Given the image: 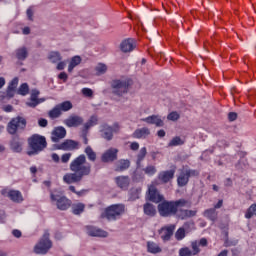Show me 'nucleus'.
<instances>
[{
	"instance_id": "nucleus-32",
	"label": "nucleus",
	"mask_w": 256,
	"mask_h": 256,
	"mask_svg": "<svg viewBox=\"0 0 256 256\" xmlns=\"http://www.w3.org/2000/svg\"><path fill=\"white\" fill-rule=\"evenodd\" d=\"M147 251L148 253H161L162 249L155 242H147Z\"/></svg>"
},
{
	"instance_id": "nucleus-26",
	"label": "nucleus",
	"mask_w": 256,
	"mask_h": 256,
	"mask_svg": "<svg viewBox=\"0 0 256 256\" xmlns=\"http://www.w3.org/2000/svg\"><path fill=\"white\" fill-rule=\"evenodd\" d=\"M143 177V170H141V168H138V166L136 165V169L131 174V179L133 183H141V181H143Z\"/></svg>"
},
{
	"instance_id": "nucleus-16",
	"label": "nucleus",
	"mask_w": 256,
	"mask_h": 256,
	"mask_svg": "<svg viewBox=\"0 0 256 256\" xmlns=\"http://www.w3.org/2000/svg\"><path fill=\"white\" fill-rule=\"evenodd\" d=\"M100 136L102 139H105L106 141H112L113 140V127L103 124L100 126Z\"/></svg>"
},
{
	"instance_id": "nucleus-54",
	"label": "nucleus",
	"mask_w": 256,
	"mask_h": 256,
	"mask_svg": "<svg viewBox=\"0 0 256 256\" xmlns=\"http://www.w3.org/2000/svg\"><path fill=\"white\" fill-rule=\"evenodd\" d=\"M97 237H101L102 239H105V238L109 237V232H107L101 228H98L97 229Z\"/></svg>"
},
{
	"instance_id": "nucleus-59",
	"label": "nucleus",
	"mask_w": 256,
	"mask_h": 256,
	"mask_svg": "<svg viewBox=\"0 0 256 256\" xmlns=\"http://www.w3.org/2000/svg\"><path fill=\"white\" fill-rule=\"evenodd\" d=\"M197 215V210H186V219L189 217H195Z\"/></svg>"
},
{
	"instance_id": "nucleus-51",
	"label": "nucleus",
	"mask_w": 256,
	"mask_h": 256,
	"mask_svg": "<svg viewBox=\"0 0 256 256\" xmlns=\"http://www.w3.org/2000/svg\"><path fill=\"white\" fill-rule=\"evenodd\" d=\"M140 193H141V189H139V188L132 189L130 192L131 199H133V201H135V199H139Z\"/></svg>"
},
{
	"instance_id": "nucleus-8",
	"label": "nucleus",
	"mask_w": 256,
	"mask_h": 256,
	"mask_svg": "<svg viewBox=\"0 0 256 256\" xmlns=\"http://www.w3.org/2000/svg\"><path fill=\"white\" fill-rule=\"evenodd\" d=\"M27 127V120L24 117L18 116L12 118L7 125V131L10 135H15L18 129H25Z\"/></svg>"
},
{
	"instance_id": "nucleus-46",
	"label": "nucleus",
	"mask_w": 256,
	"mask_h": 256,
	"mask_svg": "<svg viewBox=\"0 0 256 256\" xmlns=\"http://www.w3.org/2000/svg\"><path fill=\"white\" fill-rule=\"evenodd\" d=\"M175 238L177 241L185 239V228H179L175 233Z\"/></svg>"
},
{
	"instance_id": "nucleus-49",
	"label": "nucleus",
	"mask_w": 256,
	"mask_h": 256,
	"mask_svg": "<svg viewBox=\"0 0 256 256\" xmlns=\"http://www.w3.org/2000/svg\"><path fill=\"white\" fill-rule=\"evenodd\" d=\"M180 117L179 113L174 111L168 114L167 119L168 121H179Z\"/></svg>"
},
{
	"instance_id": "nucleus-33",
	"label": "nucleus",
	"mask_w": 256,
	"mask_h": 256,
	"mask_svg": "<svg viewBox=\"0 0 256 256\" xmlns=\"http://www.w3.org/2000/svg\"><path fill=\"white\" fill-rule=\"evenodd\" d=\"M85 211V204L83 203H76L72 205V213L74 215H81Z\"/></svg>"
},
{
	"instance_id": "nucleus-3",
	"label": "nucleus",
	"mask_w": 256,
	"mask_h": 256,
	"mask_svg": "<svg viewBox=\"0 0 256 256\" xmlns=\"http://www.w3.org/2000/svg\"><path fill=\"white\" fill-rule=\"evenodd\" d=\"M70 171L78 173L83 177L91 174V165L87 163V157L84 154L79 155L70 163Z\"/></svg>"
},
{
	"instance_id": "nucleus-43",
	"label": "nucleus",
	"mask_w": 256,
	"mask_h": 256,
	"mask_svg": "<svg viewBox=\"0 0 256 256\" xmlns=\"http://www.w3.org/2000/svg\"><path fill=\"white\" fill-rule=\"evenodd\" d=\"M86 233L89 237H97V228L92 225L86 226Z\"/></svg>"
},
{
	"instance_id": "nucleus-57",
	"label": "nucleus",
	"mask_w": 256,
	"mask_h": 256,
	"mask_svg": "<svg viewBox=\"0 0 256 256\" xmlns=\"http://www.w3.org/2000/svg\"><path fill=\"white\" fill-rule=\"evenodd\" d=\"M71 153H65L61 156V163H69V161L71 160Z\"/></svg>"
},
{
	"instance_id": "nucleus-22",
	"label": "nucleus",
	"mask_w": 256,
	"mask_h": 256,
	"mask_svg": "<svg viewBox=\"0 0 256 256\" xmlns=\"http://www.w3.org/2000/svg\"><path fill=\"white\" fill-rule=\"evenodd\" d=\"M149 135H151V130H149L147 127H143L136 129L133 132L132 137L134 139H145L146 137H149Z\"/></svg>"
},
{
	"instance_id": "nucleus-60",
	"label": "nucleus",
	"mask_w": 256,
	"mask_h": 256,
	"mask_svg": "<svg viewBox=\"0 0 256 256\" xmlns=\"http://www.w3.org/2000/svg\"><path fill=\"white\" fill-rule=\"evenodd\" d=\"M38 125H39V127H47V125H48L47 119H45V118H40V119L38 120Z\"/></svg>"
},
{
	"instance_id": "nucleus-29",
	"label": "nucleus",
	"mask_w": 256,
	"mask_h": 256,
	"mask_svg": "<svg viewBox=\"0 0 256 256\" xmlns=\"http://www.w3.org/2000/svg\"><path fill=\"white\" fill-rule=\"evenodd\" d=\"M145 157H147V148L142 147L139 153L137 154V159H136V165L138 169H141V162L145 159Z\"/></svg>"
},
{
	"instance_id": "nucleus-7",
	"label": "nucleus",
	"mask_w": 256,
	"mask_h": 256,
	"mask_svg": "<svg viewBox=\"0 0 256 256\" xmlns=\"http://www.w3.org/2000/svg\"><path fill=\"white\" fill-rule=\"evenodd\" d=\"M53 247V243L49 239V233H44L43 237L34 247V253L37 255H46L49 252V249Z\"/></svg>"
},
{
	"instance_id": "nucleus-40",
	"label": "nucleus",
	"mask_w": 256,
	"mask_h": 256,
	"mask_svg": "<svg viewBox=\"0 0 256 256\" xmlns=\"http://www.w3.org/2000/svg\"><path fill=\"white\" fill-rule=\"evenodd\" d=\"M48 59L51 63H59L61 61V54L59 52H50Z\"/></svg>"
},
{
	"instance_id": "nucleus-20",
	"label": "nucleus",
	"mask_w": 256,
	"mask_h": 256,
	"mask_svg": "<svg viewBox=\"0 0 256 256\" xmlns=\"http://www.w3.org/2000/svg\"><path fill=\"white\" fill-rule=\"evenodd\" d=\"M131 167V160L129 159H120L115 164V171L117 173H123V171H127Z\"/></svg>"
},
{
	"instance_id": "nucleus-53",
	"label": "nucleus",
	"mask_w": 256,
	"mask_h": 256,
	"mask_svg": "<svg viewBox=\"0 0 256 256\" xmlns=\"http://www.w3.org/2000/svg\"><path fill=\"white\" fill-rule=\"evenodd\" d=\"M179 255L180 256H191V255H193V252H191V250L188 247L181 248L179 251Z\"/></svg>"
},
{
	"instance_id": "nucleus-5",
	"label": "nucleus",
	"mask_w": 256,
	"mask_h": 256,
	"mask_svg": "<svg viewBox=\"0 0 256 256\" xmlns=\"http://www.w3.org/2000/svg\"><path fill=\"white\" fill-rule=\"evenodd\" d=\"M50 201L52 205H56L57 209L60 211H67V209L71 207V200L58 190L50 192Z\"/></svg>"
},
{
	"instance_id": "nucleus-31",
	"label": "nucleus",
	"mask_w": 256,
	"mask_h": 256,
	"mask_svg": "<svg viewBox=\"0 0 256 256\" xmlns=\"http://www.w3.org/2000/svg\"><path fill=\"white\" fill-rule=\"evenodd\" d=\"M77 65H81V57L80 56H74L71 58L69 66H68V72L72 73L73 69L77 67Z\"/></svg>"
},
{
	"instance_id": "nucleus-1",
	"label": "nucleus",
	"mask_w": 256,
	"mask_h": 256,
	"mask_svg": "<svg viewBox=\"0 0 256 256\" xmlns=\"http://www.w3.org/2000/svg\"><path fill=\"white\" fill-rule=\"evenodd\" d=\"M187 203L189 202L183 198L171 201L164 199L158 204L157 210L160 217H175L179 207H186Z\"/></svg>"
},
{
	"instance_id": "nucleus-4",
	"label": "nucleus",
	"mask_w": 256,
	"mask_h": 256,
	"mask_svg": "<svg viewBox=\"0 0 256 256\" xmlns=\"http://www.w3.org/2000/svg\"><path fill=\"white\" fill-rule=\"evenodd\" d=\"M125 213V205L123 204H112L105 208L104 212L101 213V219H107V221H117L121 219V215Z\"/></svg>"
},
{
	"instance_id": "nucleus-19",
	"label": "nucleus",
	"mask_w": 256,
	"mask_h": 256,
	"mask_svg": "<svg viewBox=\"0 0 256 256\" xmlns=\"http://www.w3.org/2000/svg\"><path fill=\"white\" fill-rule=\"evenodd\" d=\"M175 177V169L162 171L158 174V179L161 183H169Z\"/></svg>"
},
{
	"instance_id": "nucleus-64",
	"label": "nucleus",
	"mask_w": 256,
	"mask_h": 256,
	"mask_svg": "<svg viewBox=\"0 0 256 256\" xmlns=\"http://www.w3.org/2000/svg\"><path fill=\"white\" fill-rule=\"evenodd\" d=\"M12 235H14L16 239H19L21 238L22 233L20 232V230L15 229L12 231Z\"/></svg>"
},
{
	"instance_id": "nucleus-61",
	"label": "nucleus",
	"mask_w": 256,
	"mask_h": 256,
	"mask_svg": "<svg viewBox=\"0 0 256 256\" xmlns=\"http://www.w3.org/2000/svg\"><path fill=\"white\" fill-rule=\"evenodd\" d=\"M198 245L200 247H207V245H209V242L207 241V238H201L198 242Z\"/></svg>"
},
{
	"instance_id": "nucleus-21",
	"label": "nucleus",
	"mask_w": 256,
	"mask_h": 256,
	"mask_svg": "<svg viewBox=\"0 0 256 256\" xmlns=\"http://www.w3.org/2000/svg\"><path fill=\"white\" fill-rule=\"evenodd\" d=\"M142 121L149 125H156V127H163L165 125V122H163V120L157 115L148 116L142 119Z\"/></svg>"
},
{
	"instance_id": "nucleus-28",
	"label": "nucleus",
	"mask_w": 256,
	"mask_h": 256,
	"mask_svg": "<svg viewBox=\"0 0 256 256\" xmlns=\"http://www.w3.org/2000/svg\"><path fill=\"white\" fill-rule=\"evenodd\" d=\"M217 210L215 208H210L204 211V217L215 223L217 221Z\"/></svg>"
},
{
	"instance_id": "nucleus-62",
	"label": "nucleus",
	"mask_w": 256,
	"mask_h": 256,
	"mask_svg": "<svg viewBox=\"0 0 256 256\" xmlns=\"http://www.w3.org/2000/svg\"><path fill=\"white\" fill-rule=\"evenodd\" d=\"M130 149L132 151H139V143L138 142H132L130 145Z\"/></svg>"
},
{
	"instance_id": "nucleus-6",
	"label": "nucleus",
	"mask_w": 256,
	"mask_h": 256,
	"mask_svg": "<svg viewBox=\"0 0 256 256\" xmlns=\"http://www.w3.org/2000/svg\"><path fill=\"white\" fill-rule=\"evenodd\" d=\"M112 93L117 97H123L129 93V87H131V80H112L111 82Z\"/></svg>"
},
{
	"instance_id": "nucleus-24",
	"label": "nucleus",
	"mask_w": 256,
	"mask_h": 256,
	"mask_svg": "<svg viewBox=\"0 0 256 256\" xmlns=\"http://www.w3.org/2000/svg\"><path fill=\"white\" fill-rule=\"evenodd\" d=\"M143 211L144 215H147L148 217H155L157 215V208H155V205L146 202L143 205Z\"/></svg>"
},
{
	"instance_id": "nucleus-37",
	"label": "nucleus",
	"mask_w": 256,
	"mask_h": 256,
	"mask_svg": "<svg viewBox=\"0 0 256 256\" xmlns=\"http://www.w3.org/2000/svg\"><path fill=\"white\" fill-rule=\"evenodd\" d=\"M61 110H60V108H59V106H58V104L53 108V110H50L49 112H48V115H49V117H50V119H57V118H59V117H61Z\"/></svg>"
},
{
	"instance_id": "nucleus-45",
	"label": "nucleus",
	"mask_w": 256,
	"mask_h": 256,
	"mask_svg": "<svg viewBox=\"0 0 256 256\" xmlns=\"http://www.w3.org/2000/svg\"><path fill=\"white\" fill-rule=\"evenodd\" d=\"M143 171L146 175H155L157 173V168H155L153 165H149L144 168Z\"/></svg>"
},
{
	"instance_id": "nucleus-18",
	"label": "nucleus",
	"mask_w": 256,
	"mask_h": 256,
	"mask_svg": "<svg viewBox=\"0 0 256 256\" xmlns=\"http://www.w3.org/2000/svg\"><path fill=\"white\" fill-rule=\"evenodd\" d=\"M115 183L120 189L127 191L129 189L131 179L129 178V176H117L115 178Z\"/></svg>"
},
{
	"instance_id": "nucleus-13",
	"label": "nucleus",
	"mask_w": 256,
	"mask_h": 256,
	"mask_svg": "<svg viewBox=\"0 0 256 256\" xmlns=\"http://www.w3.org/2000/svg\"><path fill=\"white\" fill-rule=\"evenodd\" d=\"M66 136H67V130L65 129V127L58 126L54 128V130L52 131L51 141L53 143H59V141H61V139H65Z\"/></svg>"
},
{
	"instance_id": "nucleus-9",
	"label": "nucleus",
	"mask_w": 256,
	"mask_h": 256,
	"mask_svg": "<svg viewBox=\"0 0 256 256\" xmlns=\"http://www.w3.org/2000/svg\"><path fill=\"white\" fill-rule=\"evenodd\" d=\"M60 151H77L81 149V144L78 141L67 139L57 146Z\"/></svg>"
},
{
	"instance_id": "nucleus-63",
	"label": "nucleus",
	"mask_w": 256,
	"mask_h": 256,
	"mask_svg": "<svg viewBox=\"0 0 256 256\" xmlns=\"http://www.w3.org/2000/svg\"><path fill=\"white\" fill-rule=\"evenodd\" d=\"M65 65H67L65 62L60 61V62L57 64L56 69H58V71H63V69H65Z\"/></svg>"
},
{
	"instance_id": "nucleus-27",
	"label": "nucleus",
	"mask_w": 256,
	"mask_h": 256,
	"mask_svg": "<svg viewBox=\"0 0 256 256\" xmlns=\"http://www.w3.org/2000/svg\"><path fill=\"white\" fill-rule=\"evenodd\" d=\"M15 55H16V59H18V61H25L29 55V52L27 51V49L25 47H21V48L16 49Z\"/></svg>"
},
{
	"instance_id": "nucleus-36",
	"label": "nucleus",
	"mask_w": 256,
	"mask_h": 256,
	"mask_svg": "<svg viewBox=\"0 0 256 256\" xmlns=\"http://www.w3.org/2000/svg\"><path fill=\"white\" fill-rule=\"evenodd\" d=\"M10 147L14 153H21V151H23V144L17 140H13Z\"/></svg>"
},
{
	"instance_id": "nucleus-23",
	"label": "nucleus",
	"mask_w": 256,
	"mask_h": 256,
	"mask_svg": "<svg viewBox=\"0 0 256 256\" xmlns=\"http://www.w3.org/2000/svg\"><path fill=\"white\" fill-rule=\"evenodd\" d=\"M83 123V118L81 116H70L65 120V125L67 127H79Z\"/></svg>"
},
{
	"instance_id": "nucleus-34",
	"label": "nucleus",
	"mask_w": 256,
	"mask_h": 256,
	"mask_svg": "<svg viewBox=\"0 0 256 256\" xmlns=\"http://www.w3.org/2000/svg\"><path fill=\"white\" fill-rule=\"evenodd\" d=\"M181 145H185V141L181 139L179 136H175L172 140L168 143V147H179Z\"/></svg>"
},
{
	"instance_id": "nucleus-58",
	"label": "nucleus",
	"mask_w": 256,
	"mask_h": 256,
	"mask_svg": "<svg viewBox=\"0 0 256 256\" xmlns=\"http://www.w3.org/2000/svg\"><path fill=\"white\" fill-rule=\"evenodd\" d=\"M238 114L236 112H229L228 113V121H237Z\"/></svg>"
},
{
	"instance_id": "nucleus-15",
	"label": "nucleus",
	"mask_w": 256,
	"mask_h": 256,
	"mask_svg": "<svg viewBox=\"0 0 256 256\" xmlns=\"http://www.w3.org/2000/svg\"><path fill=\"white\" fill-rule=\"evenodd\" d=\"M175 232V225L171 224L169 226L162 227L158 233L161 235V239L164 241H170Z\"/></svg>"
},
{
	"instance_id": "nucleus-42",
	"label": "nucleus",
	"mask_w": 256,
	"mask_h": 256,
	"mask_svg": "<svg viewBox=\"0 0 256 256\" xmlns=\"http://www.w3.org/2000/svg\"><path fill=\"white\" fill-rule=\"evenodd\" d=\"M18 95H22L23 97H25V95H29V85L27 83H23L19 87Z\"/></svg>"
},
{
	"instance_id": "nucleus-48",
	"label": "nucleus",
	"mask_w": 256,
	"mask_h": 256,
	"mask_svg": "<svg viewBox=\"0 0 256 256\" xmlns=\"http://www.w3.org/2000/svg\"><path fill=\"white\" fill-rule=\"evenodd\" d=\"M191 247L193 249V253L192 255H199V253H201V249H199V242L194 241L191 243Z\"/></svg>"
},
{
	"instance_id": "nucleus-10",
	"label": "nucleus",
	"mask_w": 256,
	"mask_h": 256,
	"mask_svg": "<svg viewBox=\"0 0 256 256\" xmlns=\"http://www.w3.org/2000/svg\"><path fill=\"white\" fill-rule=\"evenodd\" d=\"M147 199L151 201V203L159 204L164 201L165 197L159 193V190L155 186H150L148 188Z\"/></svg>"
},
{
	"instance_id": "nucleus-38",
	"label": "nucleus",
	"mask_w": 256,
	"mask_h": 256,
	"mask_svg": "<svg viewBox=\"0 0 256 256\" xmlns=\"http://www.w3.org/2000/svg\"><path fill=\"white\" fill-rule=\"evenodd\" d=\"M84 152L87 155L89 161H95L97 159V154L95 153V151H93V148H91V146L86 147Z\"/></svg>"
},
{
	"instance_id": "nucleus-41",
	"label": "nucleus",
	"mask_w": 256,
	"mask_h": 256,
	"mask_svg": "<svg viewBox=\"0 0 256 256\" xmlns=\"http://www.w3.org/2000/svg\"><path fill=\"white\" fill-rule=\"evenodd\" d=\"M253 216H256V204H252L246 211V219H251Z\"/></svg>"
},
{
	"instance_id": "nucleus-25",
	"label": "nucleus",
	"mask_w": 256,
	"mask_h": 256,
	"mask_svg": "<svg viewBox=\"0 0 256 256\" xmlns=\"http://www.w3.org/2000/svg\"><path fill=\"white\" fill-rule=\"evenodd\" d=\"M8 197L14 203H23V194L18 190H10L8 192Z\"/></svg>"
},
{
	"instance_id": "nucleus-56",
	"label": "nucleus",
	"mask_w": 256,
	"mask_h": 256,
	"mask_svg": "<svg viewBox=\"0 0 256 256\" xmlns=\"http://www.w3.org/2000/svg\"><path fill=\"white\" fill-rule=\"evenodd\" d=\"M82 95H84V97H93V90H91L90 88H83L81 90Z\"/></svg>"
},
{
	"instance_id": "nucleus-14",
	"label": "nucleus",
	"mask_w": 256,
	"mask_h": 256,
	"mask_svg": "<svg viewBox=\"0 0 256 256\" xmlns=\"http://www.w3.org/2000/svg\"><path fill=\"white\" fill-rule=\"evenodd\" d=\"M137 47V40L134 38L124 39L120 44V49L123 53H131Z\"/></svg>"
},
{
	"instance_id": "nucleus-2",
	"label": "nucleus",
	"mask_w": 256,
	"mask_h": 256,
	"mask_svg": "<svg viewBox=\"0 0 256 256\" xmlns=\"http://www.w3.org/2000/svg\"><path fill=\"white\" fill-rule=\"evenodd\" d=\"M28 145L30 150L27 152V155H29V157H33L34 155H39V153L47 149V139L45 136L33 134L30 138H28Z\"/></svg>"
},
{
	"instance_id": "nucleus-35",
	"label": "nucleus",
	"mask_w": 256,
	"mask_h": 256,
	"mask_svg": "<svg viewBox=\"0 0 256 256\" xmlns=\"http://www.w3.org/2000/svg\"><path fill=\"white\" fill-rule=\"evenodd\" d=\"M58 107L62 113L63 112L65 113V112L71 111V109H73V103H71V101H64V102L58 104Z\"/></svg>"
},
{
	"instance_id": "nucleus-47",
	"label": "nucleus",
	"mask_w": 256,
	"mask_h": 256,
	"mask_svg": "<svg viewBox=\"0 0 256 256\" xmlns=\"http://www.w3.org/2000/svg\"><path fill=\"white\" fill-rule=\"evenodd\" d=\"M245 167H247V160H239L236 164H235V168L238 171H243V169H245Z\"/></svg>"
},
{
	"instance_id": "nucleus-55",
	"label": "nucleus",
	"mask_w": 256,
	"mask_h": 256,
	"mask_svg": "<svg viewBox=\"0 0 256 256\" xmlns=\"http://www.w3.org/2000/svg\"><path fill=\"white\" fill-rule=\"evenodd\" d=\"M17 85H19V78H14L11 80V82L8 85V89H17Z\"/></svg>"
},
{
	"instance_id": "nucleus-39",
	"label": "nucleus",
	"mask_w": 256,
	"mask_h": 256,
	"mask_svg": "<svg viewBox=\"0 0 256 256\" xmlns=\"http://www.w3.org/2000/svg\"><path fill=\"white\" fill-rule=\"evenodd\" d=\"M109 67L105 63H98L97 64V76L105 75L107 73Z\"/></svg>"
},
{
	"instance_id": "nucleus-52",
	"label": "nucleus",
	"mask_w": 256,
	"mask_h": 256,
	"mask_svg": "<svg viewBox=\"0 0 256 256\" xmlns=\"http://www.w3.org/2000/svg\"><path fill=\"white\" fill-rule=\"evenodd\" d=\"M28 21H33V15H35V10L33 6H30L26 11Z\"/></svg>"
},
{
	"instance_id": "nucleus-50",
	"label": "nucleus",
	"mask_w": 256,
	"mask_h": 256,
	"mask_svg": "<svg viewBox=\"0 0 256 256\" xmlns=\"http://www.w3.org/2000/svg\"><path fill=\"white\" fill-rule=\"evenodd\" d=\"M184 173H186L188 179H190V177H199V171L197 170L187 169L184 171Z\"/></svg>"
},
{
	"instance_id": "nucleus-12",
	"label": "nucleus",
	"mask_w": 256,
	"mask_h": 256,
	"mask_svg": "<svg viewBox=\"0 0 256 256\" xmlns=\"http://www.w3.org/2000/svg\"><path fill=\"white\" fill-rule=\"evenodd\" d=\"M39 90L34 89L31 91L30 95V101L26 102L27 107H31L32 109H35L37 105H41V103H45V98H39Z\"/></svg>"
},
{
	"instance_id": "nucleus-17",
	"label": "nucleus",
	"mask_w": 256,
	"mask_h": 256,
	"mask_svg": "<svg viewBox=\"0 0 256 256\" xmlns=\"http://www.w3.org/2000/svg\"><path fill=\"white\" fill-rule=\"evenodd\" d=\"M82 179V174H79L77 172L68 173L63 176L64 183H67L68 185H71V183H79V181H81Z\"/></svg>"
},
{
	"instance_id": "nucleus-44",
	"label": "nucleus",
	"mask_w": 256,
	"mask_h": 256,
	"mask_svg": "<svg viewBox=\"0 0 256 256\" xmlns=\"http://www.w3.org/2000/svg\"><path fill=\"white\" fill-rule=\"evenodd\" d=\"M183 207H178L177 214L175 217H178V219H181L182 221L187 219V210L182 209Z\"/></svg>"
},
{
	"instance_id": "nucleus-11",
	"label": "nucleus",
	"mask_w": 256,
	"mask_h": 256,
	"mask_svg": "<svg viewBox=\"0 0 256 256\" xmlns=\"http://www.w3.org/2000/svg\"><path fill=\"white\" fill-rule=\"evenodd\" d=\"M118 153L119 150L117 148H109L101 156L102 163H113L117 161Z\"/></svg>"
},
{
	"instance_id": "nucleus-30",
	"label": "nucleus",
	"mask_w": 256,
	"mask_h": 256,
	"mask_svg": "<svg viewBox=\"0 0 256 256\" xmlns=\"http://www.w3.org/2000/svg\"><path fill=\"white\" fill-rule=\"evenodd\" d=\"M178 187H185L187 183H189V177L187 176V173L181 172L179 177L177 178Z\"/></svg>"
}]
</instances>
